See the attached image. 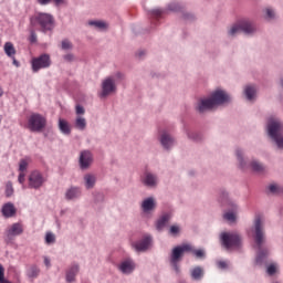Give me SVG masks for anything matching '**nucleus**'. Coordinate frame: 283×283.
Segmentation results:
<instances>
[{
  "label": "nucleus",
  "instance_id": "obj_1",
  "mask_svg": "<svg viewBox=\"0 0 283 283\" xmlns=\"http://www.w3.org/2000/svg\"><path fill=\"white\" fill-rule=\"evenodd\" d=\"M253 249L256 251L255 264L262 266L266 264L271 255V248L266 244V231L264 230V217L255 214L251 227Z\"/></svg>",
  "mask_w": 283,
  "mask_h": 283
},
{
  "label": "nucleus",
  "instance_id": "obj_2",
  "mask_svg": "<svg viewBox=\"0 0 283 283\" xmlns=\"http://www.w3.org/2000/svg\"><path fill=\"white\" fill-rule=\"evenodd\" d=\"M185 253H191V255L196 260L205 261L207 258V249L205 248H196L190 243H184L181 245H177L172 248L170 255H169V264L170 269L176 273V275H180V262Z\"/></svg>",
  "mask_w": 283,
  "mask_h": 283
},
{
  "label": "nucleus",
  "instance_id": "obj_3",
  "mask_svg": "<svg viewBox=\"0 0 283 283\" xmlns=\"http://www.w3.org/2000/svg\"><path fill=\"white\" fill-rule=\"evenodd\" d=\"M266 136L274 143L276 149L283 151V122L277 117H270L265 125Z\"/></svg>",
  "mask_w": 283,
  "mask_h": 283
},
{
  "label": "nucleus",
  "instance_id": "obj_4",
  "mask_svg": "<svg viewBox=\"0 0 283 283\" xmlns=\"http://www.w3.org/2000/svg\"><path fill=\"white\" fill-rule=\"evenodd\" d=\"M30 24L32 28H39L40 32L43 34H48V32H52V30H54V15H52V13L36 12L30 18Z\"/></svg>",
  "mask_w": 283,
  "mask_h": 283
},
{
  "label": "nucleus",
  "instance_id": "obj_5",
  "mask_svg": "<svg viewBox=\"0 0 283 283\" xmlns=\"http://www.w3.org/2000/svg\"><path fill=\"white\" fill-rule=\"evenodd\" d=\"M219 240L223 249H240L242 247V235L238 232H221Z\"/></svg>",
  "mask_w": 283,
  "mask_h": 283
},
{
  "label": "nucleus",
  "instance_id": "obj_6",
  "mask_svg": "<svg viewBox=\"0 0 283 283\" xmlns=\"http://www.w3.org/2000/svg\"><path fill=\"white\" fill-rule=\"evenodd\" d=\"M182 4L178 1H172L167 4L166 9L156 8L150 10V17L153 18V25H156V21L158 19H163L165 14H169V12H181Z\"/></svg>",
  "mask_w": 283,
  "mask_h": 283
},
{
  "label": "nucleus",
  "instance_id": "obj_7",
  "mask_svg": "<svg viewBox=\"0 0 283 283\" xmlns=\"http://www.w3.org/2000/svg\"><path fill=\"white\" fill-rule=\"evenodd\" d=\"M209 96L216 108L222 107L223 105H230V103H233V96H231L229 92L222 88H217L212 91Z\"/></svg>",
  "mask_w": 283,
  "mask_h": 283
},
{
  "label": "nucleus",
  "instance_id": "obj_8",
  "mask_svg": "<svg viewBox=\"0 0 283 283\" xmlns=\"http://www.w3.org/2000/svg\"><path fill=\"white\" fill-rule=\"evenodd\" d=\"M45 125H48V119L45 116L39 113H32L28 118L27 127L31 132H43L45 129Z\"/></svg>",
  "mask_w": 283,
  "mask_h": 283
},
{
  "label": "nucleus",
  "instance_id": "obj_9",
  "mask_svg": "<svg viewBox=\"0 0 283 283\" xmlns=\"http://www.w3.org/2000/svg\"><path fill=\"white\" fill-rule=\"evenodd\" d=\"M50 65H52V59L48 53H43L31 60V70L34 74H36V72L40 70H48Z\"/></svg>",
  "mask_w": 283,
  "mask_h": 283
},
{
  "label": "nucleus",
  "instance_id": "obj_10",
  "mask_svg": "<svg viewBox=\"0 0 283 283\" xmlns=\"http://www.w3.org/2000/svg\"><path fill=\"white\" fill-rule=\"evenodd\" d=\"M23 234V224L20 222L12 223L6 231H4V242L6 244H14V239L18 235Z\"/></svg>",
  "mask_w": 283,
  "mask_h": 283
},
{
  "label": "nucleus",
  "instance_id": "obj_11",
  "mask_svg": "<svg viewBox=\"0 0 283 283\" xmlns=\"http://www.w3.org/2000/svg\"><path fill=\"white\" fill-rule=\"evenodd\" d=\"M140 182L146 189H157L160 185V178L158 174L146 170L140 178Z\"/></svg>",
  "mask_w": 283,
  "mask_h": 283
},
{
  "label": "nucleus",
  "instance_id": "obj_12",
  "mask_svg": "<svg viewBox=\"0 0 283 283\" xmlns=\"http://www.w3.org/2000/svg\"><path fill=\"white\" fill-rule=\"evenodd\" d=\"M237 22L245 36H253L258 32V25L251 18H241Z\"/></svg>",
  "mask_w": 283,
  "mask_h": 283
},
{
  "label": "nucleus",
  "instance_id": "obj_13",
  "mask_svg": "<svg viewBox=\"0 0 283 283\" xmlns=\"http://www.w3.org/2000/svg\"><path fill=\"white\" fill-rule=\"evenodd\" d=\"M118 87L114 82V77H106L102 81V91L99 93V98H107V96H112V94H116Z\"/></svg>",
  "mask_w": 283,
  "mask_h": 283
},
{
  "label": "nucleus",
  "instance_id": "obj_14",
  "mask_svg": "<svg viewBox=\"0 0 283 283\" xmlns=\"http://www.w3.org/2000/svg\"><path fill=\"white\" fill-rule=\"evenodd\" d=\"M158 140L164 151H171V149H174V146L177 143L176 137H174V135H171L167 130H163L159 134Z\"/></svg>",
  "mask_w": 283,
  "mask_h": 283
},
{
  "label": "nucleus",
  "instance_id": "obj_15",
  "mask_svg": "<svg viewBox=\"0 0 283 283\" xmlns=\"http://www.w3.org/2000/svg\"><path fill=\"white\" fill-rule=\"evenodd\" d=\"M117 270L123 275H132L136 271V261L132 256L125 258L117 264Z\"/></svg>",
  "mask_w": 283,
  "mask_h": 283
},
{
  "label": "nucleus",
  "instance_id": "obj_16",
  "mask_svg": "<svg viewBox=\"0 0 283 283\" xmlns=\"http://www.w3.org/2000/svg\"><path fill=\"white\" fill-rule=\"evenodd\" d=\"M45 177L41 171L39 170H33L29 175V189H41L43 185H45Z\"/></svg>",
  "mask_w": 283,
  "mask_h": 283
},
{
  "label": "nucleus",
  "instance_id": "obj_17",
  "mask_svg": "<svg viewBox=\"0 0 283 283\" xmlns=\"http://www.w3.org/2000/svg\"><path fill=\"white\" fill-rule=\"evenodd\" d=\"M197 114H207V112H212L216 106L210 96L200 98L195 106Z\"/></svg>",
  "mask_w": 283,
  "mask_h": 283
},
{
  "label": "nucleus",
  "instance_id": "obj_18",
  "mask_svg": "<svg viewBox=\"0 0 283 283\" xmlns=\"http://www.w3.org/2000/svg\"><path fill=\"white\" fill-rule=\"evenodd\" d=\"M94 163V154L92 150H82L80 153L78 165L82 171H87L92 164Z\"/></svg>",
  "mask_w": 283,
  "mask_h": 283
},
{
  "label": "nucleus",
  "instance_id": "obj_19",
  "mask_svg": "<svg viewBox=\"0 0 283 283\" xmlns=\"http://www.w3.org/2000/svg\"><path fill=\"white\" fill-rule=\"evenodd\" d=\"M184 134H186L188 140L191 143H205V134L196 128L185 126Z\"/></svg>",
  "mask_w": 283,
  "mask_h": 283
},
{
  "label": "nucleus",
  "instance_id": "obj_20",
  "mask_svg": "<svg viewBox=\"0 0 283 283\" xmlns=\"http://www.w3.org/2000/svg\"><path fill=\"white\" fill-rule=\"evenodd\" d=\"M153 238L149 234L144 235L140 240L135 241L133 243V249L137 253H145V251L149 250V247H151Z\"/></svg>",
  "mask_w": 283,
  "mask_h": 283
},
{
  "label": "nucleus",
  "instance_id": "obj_21",
  "mask_svg": "<svg viewBox=\"0 0 283 283\" xmlns=\"http://www.w3.org/2000/svg\"><path fill=\"white\" fill-rule=\"evenodd\" d=\"M243 97L248 103H255V101H258V86L254 84H247L243 87Z\"/></svg>",
  "mask_w": 283,
  "mask_h": 283
},
{
  "label": "nucleus",
  "instance_id": "obj_22",
  "mask_svg": "<svg viewBox=\"0 0 283 283\" xmlns=\"http://www.w3.org/2000/svg\"><path fill=\"white\" fill-rule=\"evenodd\" d=\"M174 218V213L171 211L164 212L156 221H155V229L159 233L165 231V227H167V223Z\"/></svg>",
  "mask_w": 283,
  "mask_h": 283
},
{
  "label": "nucleus",
  "instance_id": "obj_23",
  "mask_svg": "<svg viewBox=\"0 0 283 283\" xmlns=\"http://www.w3.org/2000/svg\"><path fill=\"white\" fill-rule=\"evenodd\" d=\"M234 155H235V158H237L239 169H241L242 171H247L250 164L247 160V157H244V149L237 148L235 151H234Z\"/></svg>",
  "mask_w": 283,
  "mask_h": 283
},
{
  "label": "nucleus",
  "instance_id": "obj_24",
  "mask_svg": "<svg viewBox=\"0 0 283 283\" xmlns=\"http://www.w3.org/2000/svg\"><path fill=\"white\" fill-rule=\"evenodd\" d=\"M156 198L147 197L140 203V209L143 213H151V211H156Z\"/></svg>",
  "mask_w": 283,
  "mask_h": 283
},
{
  "label": "nucleus",
  "instance_id": "obj_25",
  "mask_svg": "<svg viewBox=\"0 0 283 283\" xmlns=\"http://www.w3.org/2000/svg\"><path fill=\"white\" fill-rule=\"evenodd\" d=\"M230 207H231V210L223 213V219L227 220L228 222H235V220H238V217L235 216V213L240 211V207L238 206V203L233 201H230Z\"/></svg>",
  "mask_w": 283,
  "mask_h": 283
},
{
  "label": "nucleus",
  "instance_id": "obj_26",
  "mask_svg": "<svg viewBox=\"0 0 283 283\" xmlns=\"http://www.w3.org/2000/svg\"><path fill=\"white\" fill-rule=\"evenodd\" d=\"M78 271H81V265H78L76 262H73L66 270V282H74V280H76V275H78Z\"/></svg>",
  "mask_w": 283,
  "mask_h": 283
},
{
  "label": "nucleus",
  "instance_id": "obj_27",
  "mask_svg": "<svg viewBox=\"0 0 283 283\" xmlns=\"http://www.w3.org/2000/svg\"><path fill=\"white\" fill-rule=\"evenodd\" d=\"M83 195L81 187L72 186L66 189L64 198L65 200H78Z\"/></svg>",
  "mask_w": 283,
  "mask_h": 283
},
{
  "label": "nucleus",
  "instance_id": "obj_28",
  "mask_svg": "<svg viewBox=\"0 0 283 283\" xmlns=\"http://www.w3.org/2000/svg\"><path fill=\"white\" fill-rule=\"evenodd\" d=\"M1 213L3 218H14L17 216V208L14 207V203H4L1 208Z\"/></svg>",
  "mask_w": 283,
  "mask_h": 283
},
{
  "label": "nucleus",
  "instance_id": "obj_29",
  "mask_svg": "<svg viewBox=\"0 0 283 283\" xmlns=\"http://www.w3.org/2000/svg\"><path fill=\"white\" fill-rule=\"evenodd\" d=\"M190 277L193 282H200L205 277V269L200 265L190 269Z\"/></svg>",
  "mask_w": 283,
  "mask_h": 283
},
{
  "label": "nucleus",
  "instance_id": "obj_30",
  "mask_svg": "<svg viewBox=\"0 0 283 283\" xmlns=\"http://www.w3.org/2000/svg\"><path fill=\"white\" fill-rule=\"evenodd\" d=\"M249 167H251V169L253 171H255V174H263V171H266V166H264L262 164V161H260L258 159H252L250 161V166Z\"/></svg>",
  "mask_w": 283,
  "mask_h": 283
},
{
  "label": "nucleus",
  "instance_id": "obj_31",
  "mask_svg": "<svg viewBox=\"0 0 283 283\" xmlns=\"http://www.w3.org/2000/svg\"><path fill=\"white\" fill-rule=\"evenodd\" d=\"M242 32V29H240V24L237 21L234 24H232L230 28H228L227 36L228 39H235Z\"/></svg>",
  "mask_w": 283,
  "mask_h": 283
},
{
  "label": "nucleus",
  "instance_id": "obj_32",
  "mask_svg": "<svg viewBox=\"0 0 283 283\" xmlns=\"http://www.w3.org/2000/svg\"><path fill=\"white\" fill-rule=\"evenodd\" d=\"M59 129L61 134H64V136H70V134H72V128H70V123H67V120L63 118L59 119Z\"/></svg>",
  "mask_w": 283,
  "mask_h": 283
},
{
  "label": "nucleus",
  "instance_id": "obj_33",
  "mask_svg": "<svg viewBox=\"0 0 283 283\" xmlns=\"http://www.w3.org/2000/svg\"><path fill=\"white\" fill-rule=\"evenodd\" d=\"M95 185H96V176L92 174H86L84 176L85 189H94Z\"/></svg>",
  "mask_w": 283,
  "mask_h": 283
},
{
  "label": "nucleus",
  "instance_id": "obj_34",
  "mask_svg": "<svg viewBox=\"0 0 283 283\" xmlns=\"http://www.w3.org/2000/svg\"><path fill=\"white\" fill-rule=\"evenodd\" d=\"M88 25H91V28H95V30H107V28H109V24L102 20H91L88 21Z\"/></svg>",
  "mask_w": 283,
  "mask_h": 283
},
{
  "label": "nucleus",
  "instance_id": "obj_35",
  "mask_svg": "<svg viewBox=\"0 0 283 283\" xmlns=\"http://www.w3.org/2000/svg\"><path fill=\"white\" fill-rule=\"evenodd\" d=\"M75 127L80 132H85V129L87 128V120L85 119V117L77 115L75 118Z\"/></svg>",
  "mask_w": 283,
  "mask_h": 283
},
{
  "label": "nucleus",
  "instance_id": "obj_36",
  "mask_svg": "<svg viewBox=\"0 0 283 283\" xmlns=\"http://www.w3.org/2000/svg\"><path fill=\"white\" fill-rule=\"evenodd\" d=\"M40 273H41V269H39V265L36 264L30 265L27 270V275L28 277H31V279L39 277Z\"/></svg>",
  "mask_w": 283,
  "mask_h": 283
},
{
  "label": "nucleus",
  "instance_id": "obj_37",
  "mask_svg": "<svg viewBox=\"0 0 283 283\" xmlns=\"http://www.w3.org/2000/svg\"><path fill=\"white\" fill-rule=\"evenodd\" d=\"M4 53L9 59H14V54H17V50L14 49V44L12 42H7L4 44Z\"/></svg>",
  "mask_w": 283,
  "mask_h": 283
},
{
  "label": "nucleus",
  "instance_id": "obj_38",
  "mask_svg": "<svg viewBox=\"0 0 283 283\" xmlns=\"http://www.w3.org/2000/svg\"><path fill=\"white\" fill-rule=\"evenodd\" d=\"M268 190L273 195V196H280V193H283V187L280 185L272 182L268 186Z\"/></svg>",
  "mask_w": 283,
  "mask_h": 283
},
{
  "label": "nucleus",
  "instance_id": "obj_39",
  "mask_svg": "<svg viewBox=\"0 0 283 283\" xmlns=\"http://www.w3.org/2000/svg\"><path fill=\"white\" fill-rule=\"evenodd\" d=\"M218 201L229 202V191L226 188H220L218 190Z\"/></svg>",
  "mask_w": 283,
  "mask_h": 283
},
{
  "label": "nucleus",
  "instance_id": "obj_40",
  "mask_svg": "<svg viewBox=\"0 0 283 283\" xmlns=\"http://www.w3.org/2000/svg\"><path fill=\"white\" fill-rule=\"evenodd\" d=\"M266 21H275L277 19V14L275 13V9L269 7L264 9Z\"/></svg>",
  "mask_w": 283,
  "mask_h": 283
},
{
  "label": "nucleus",
  "instance_id": "obj_41",
  "mask_svg": "<svg viewBox=\"0 0 283 283\" xmlns=\"http://www.w3.org/2000/svg\"><path fill=\"white\" fill-rule=\"evenodd\" d=\"M217 269L220 271H227L231 266L230 261L219 260L216 262Z\"/></svg>",
  "mask_w": 283,
  "mask_h": 283
},
{
  "label": "nucleus",
  "instance_id": "obj_42",
  "mask_svg": "<svg viewBox=\"0 0 283 283\" xmlns=\"http://www.w3.org/2000/svg\"><path fill=\"white\" fill-rule=\"evenodd\" d=\"M4 196L6 198H12V196H14V187H12V181L7 182Z\"/></svg>",
  "mask_w": 283,
  "mask_h": 283
},
{
  "label": "nucleus",
  "instance_id": "obj_43",
  "mask_svg": "<svg viewBox=\"0 0 283 283\" xmlns=\"http://www.w3.org/2000/svg\"><path fill=\"white\" fill-rule=\"evenodd\" d=\"M73 49H74V44H72L70 40L67 39L62 40L61 50L67 51Z\"/></svg>",
  "mask_w": 283,
  "mask_h": 283
},
{
  "label": "nucleus",
  "instance_id": "obj_44",
  "mask_svg": "<svg viewBox=\"0 0 283 283\" xmlns=\"http://www.w3.org/2000/svg\"><path fill=\"white\" fill-rule=\"evenodd\" d=\"M56 242V237L52 232H46L45 234V243L46 244H54Z\"/></svg>",
  "mask_w": 283,
  "mask_h": 283
},
{
  "label": "nucleus",
  "instance_id": "obj_45",
  "mask_svg": "<svg viewBox=\"0 0 283 283\" xmlns=\"http://www.w3.org/2000/svg\"><path fill=\"white\" fill-rule=\"evenodd\" d=\"M108 78H114V83H117L118 81H123L125 78V74L116 72L115 74L109 75Z\"/></svg>",
  "mask_w": 283,
  "mask_h": 283
},
{
  "label": "nucleus",
  "instance_id": "obj_46",
  "mask_svg": "<svg viewBox=\"0 0 283 283\" xmlns=\"http://www.w3.org/2000/svg\"><path fill=\"white\" fill-rule=\"evenodd\" d=\"M178 233H180V226L178 224L170 226L169 234L176 237L178 235Z\"/></svg>",
  "mask_w": 283,
  "mask_h": 283
},
{
  "label": "nucleus",
  "instance_id": "obj_47",
  "mask_svg": "<svg viewBox=\"0 0 283 283\" xmlns=\"http://www.w3.org/2000/svg\"><path fill=\"white\" fill-rule=\"evenodd\" d=\"M28 160L27 159H21L19 164V171L23 174V171L28 170Z\"/></svg>",
  "mask_w": 283,
  "mask_h": 283
},
{
  "label": "nucleus",
  "instance_id": "obj_48",
  "mask_svg": "<svg viewBox=\"0 0 283 283\" xmlns=\"http://www.w3.org/2000/svg\"><path fill=\"white\" fill-rule=\"evenodd\" d=\"M136 59H138L139 61H143V59H145V56H147V51L145 50H139L136 52L135 54Z\"/></svg>",
  "mask_w": 283,
  "mask_h": 283
},
{
  "label": "nucleus",
  "instance_id": "obj_49",
  "mask_svg": "<svg viewBox=\"0 0 283 283\" xmlns=\"http://www.w3.org/2000/svg\"><path fill=\"white\" fill-rule=\"evenodd\" d=\"M277 271V269L275 268V265L270 264L266 269V273L268 275H275V272Z\"/></svg>",
  "mask_w": 283,
  "mask_h": 283
},
{
  "label": "nucleus",
  "instance_id": "obj_50",
  "mask_svg": "<svg viewBox=\"0 0 283 283\" xmlns=\"http://www.w3.org/2000/svg\"><path fill=\"white\" fill-rule=\"evenodd\" d=\"M75 112H76L77 116H82L83 114H85V108L82 105H76Z\"/></svg>",
  "mask_w": 283,
  "mask_h": 283
},
{
  "label": "nucleus",
  "instance_id": "obj_51",
  "mask_svg": "<svg viewBox=\"0 0 283 283\" xmlns=\"http://www.w3.org/2000/svg\"><path fill=\"white\" fill-rule=\"evenodd\" d=\"M63 60L66 62V63H72V61H74V54L72 53H67L63 56Z\"/></svg>",
  "mask_w": 283,
  "mask_h": 283
},
{
  "label": "nucleus",
  "instance_id": "obj_52",
  "mask_svg": "<svg viewBox=\"0 0 283 283\" xmlns=\"http://www.w3.org/2000/svg\"><path fill=\"white\" fill-rule=\"evenodd\" d=\"M6 280V269H3V265L0 264V282H3Z\"/></svg>",
  "mask_w": 283,
  "mask_h": 283
},
{
  "label": "nucleus",
  "instance_id": "obj_53",
  "mask_svg": "<svg viewBox=\"0 0 283 283\" xmlns=\"http://www.w3.org/2000/svg\"><path fill=\"white\" fill-rule=\"evenodd\" d=\"M36 33L34 31H31L29 41L30 43H36Z\"/></svg>",
  "mask_w": 283,
  "mask_h": 283
},
{
  "label": "nucleus",
  "instance_id": "obj_54",
  "mask_svg": "<svg viewBox=\"0 0 283 283\" xmlns=\"http://www.w3.org/2000/svg\"><path fill=\"white\" fill-rule=\"evenodd\" d=\"M18 181L20 185H23L25 182V174L24 172L19 174Z\"/></svg>",
  "mask_w": 283,
  "mask_h": 283
},
{
  "label": "nucleus",
  "instance_id": "obj_55",
  "mask_svg": "<svg viewBox=\"0 0 283 283\" xmlns=\"http://www.w3.org/2000/svg\"><path fill=\"white\" fill-rule=\"evenodd\" d=\"M184 19L186 21H193L195 17L191 13H184Z\"/></svg>",
  "mask_w": 283,
  "mask_h": 283
},
{
  "label": "nucleus",
  "instance_id": "obj_56",
  "mask_svg": "<svg viewBox=\"0 0 283 283\" xmlns=\"http://www.w3.org/2000/svg\"><path fill=\"white\" fill-rule=\"evenodd\" d=\"M40 6H49L52 3V0H36Z\"/></svg>",
  "mask_w": 283,
  "mask_h": 283
},
{
  "label": "nucleus",
  "instance_id": "obj_57",
  "mask_svg": "<svg viewBox=\"0 0 283 283\" xmlns=\"http://www.w3.org/2000/svg\"><path fill=\"white\" fill-rule=\"evenodd\" d=\"M44 264H45V266H46L48 269H50V268L52 266V263H51V261H50V258L44 256Z\"/></svg>",
  "mask_w": 283,
  "mask_h": 283
},
{
  "label": "nucleus",
  "instance_id": "obj_58",
  "mask_svg": "<svg viewBox=\"0 0 283 283\" xmlns=\"http://www.w3.org/2000/svg\"><path fill=\"white\" fill-rule=\"evenodd\" d=\"M11 59H12V61H13V65H15V67H20L21 63H19V61H17V59L14 57V55H13V57H11Z\"/></svg>",
  "mask_w": 283,
  "mask_h": 283
},
{
  "label": "nucleus",
  "instance_id": "obj_59",
  "mask_svg": "<svg viewBox=\"0 0 283 283\" xmlns=\"http://www.w3.org/2000/svg\"><path fill=\"white\" fill-rule=\"evenodd\" d=\"M64 0H54V3L56 7L61 6L63 3Z\"/></svg>",
  "mask_w": 283,
  "mask_h": 283
},
{
  "label": "nucleus",
  "instance_id": "obj_60",
  "mask_svg": "<svg viewBox=\"0 0 283 283\" xmlns=\"http://www.w3.org/2000/svg\"><path fill=\"white\" fill-rule=\"evenodd\" d=\"M55 224H56V228H57L59 230H61V221L55 220Z\"/></svg>",
  "mask_w": 283,
  "mask_h": 283
},
{
  "label": "nucleus",
  "instance_id": "obj_61",
  "mask_svg": "<svg viewBox=\"0 0 283 283\" xmlns=\"http://www.w3.org/2000/svg\"><path fill=\"white\" fill-rule=\"evenodd\" d=\"M0 283H12V282L8 281V279H4L3 281H0Z\"/></svg>",
  "mask_w": 283,
  "mask_h": 283
},
{
  "label": "nucleus",
  "instance_id": "obj_62",
  "mask_svg": "<svg viewBox=\"0 0 283 283\" xmlns=\"http://www.w3.org/2000/svg\"><path fill=\"white\" fill-rule=\"evenodd\" d=\"M3 96V88L0 87V98Z\"/></svg>",
  "mask_w": 283,
  "mask_h": 283
},
{
  "label": "nucleus",
  "instance_id": "obj_63",
  "mask_svg": "<svg viewBox=\"0 0 283 283\" xmlns=\"http://www.w3.org/2000/svg\"><path fill=\"white\" fill-rule=\"evenodd\" d=\"M101 200H103V196L101 193L97 195Z\"/></svg>",
  "mask_w": 283,
  "mask_h": 283
},
{
  "label": "nucleus",
  "instance_id": "obj_64",
  "mask_svg": "<svg viewBox=\"0 0 283 283\" xmlns=\"http://www.w3.org/2000/svg\"><path fill=\"white\" fill-rule=\"evenodd\" d=\"M281 87H283V78L281 80Z\"/></svg>",
  "mask_w": 283,
  "mask_h": 283
}]
</instances>
